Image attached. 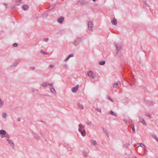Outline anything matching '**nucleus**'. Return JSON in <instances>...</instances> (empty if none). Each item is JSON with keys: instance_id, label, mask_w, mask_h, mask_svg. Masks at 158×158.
Masks as SVG:
<instances>
[{"instance_id": "nucleus-64", "label": "nucleus", "mask_w": 158, "mask_h": 158, "mask_svg": "<svg viewBox=\"0 0 158 158\" xmlns=\"http://www.w3.org/2000/svg\"><path fill=\"white\" fill-rule=\"evenodd\" d=\"M41 136H42V134H41Z\"/></svg>"}, {"instance_id": "nucleus-61", "label": "nucleus", "mask_w": 158, "mask_h": 158, "mask_svg": "<svg viewBox=\"0 0 158 158\" xmlns=\"http://www.w3.org/2000/svg\"><path fill=\"white\" fill-rule=\"evenodd\" d=\"M131 120L130 121V120H129V123H131Z\"/></svg>"}, {"instance_id": "nucleus-13", "label": "nucleus", "mask_w": 158, "mask_h": 158, "mask_svg": "<svg viewBox=\"0 0 158 158\" xmlns=\"http://www.w3.org/2000/svg\"><path fill=\"white\" fill-rule=\"evenodd\" d=\"M129 102V99L127 98H125L123 101V103L125 105H126Z\"/></svg>"}, {"instance_id": "nucleus-22", "label": "nucleus", "mask_w": 158, "mask_h": 158, "mask_svg": "<svg viewBox=\"0 0 158 158\" xmlns=\"http://www.w3.org/2000/svg\"><path fill=\"white\" fill-rule=\"evenodd\" d=\"M4 137H5L6 138L9 139L10 138V136L9 134L6 133V134L5 135V136H1V137L2 138Z\"/></svg>"}, {"instance_id": "nucleus-38", "label": "nucleus", "mask_w": 158, "mask_h": 158, "mask_svg": "<svg viewBox=\"0 0 158 158\" xmlns=\"http://www.w3.org/2000/svg\"><path fill=\"white\" fill-rule=\"evenodd\" d=\"M96 109L99 112L101 113L102 112L101 109L100 108H96Z\"/></svg>"}, {"instance_id": "nucleus-30", "label": "nucleus", "mask_w": 158, "mask_h": 158, "mask_svg": "<svg viewBox=\"0 0 158 158\" xmlns=\"http://www.w3.org/2000/svg\"><path fill=\"white\" fill-rule=\"evenodd\" d=\"M7 116V114L4 113H3L2 114V117L4 118H6Z\"/></svg>"}, {"instance_id": "nucleus-26", "label": "nucleus", "mask_w": 158, "mask_h": 158, "mask_svg": "<svg viewBox=\"0 0 158 158\" xmlns=\"http://www.w3.org/2000/svg\"><path fill=\"white\" fill-rule=\"evenodd\" d=\"M137 145H139V146H141L142 148H145V146L142 143H138Z\"/></svg>"}, {"instance_id": "nucleus-25", "label": "nucleus", "mask_w": 158, "mask_h": 158, "mask_svg": "<svg viewBox=\"0 0 158 158\" xmlns=\"http://www.w3.org/2000/svg\"><path fill=\"white\" fill-rule=\"evenodd\" d=\"M145 115L148 117H149V118H151V114L148 112H146L145 113Z\"/></svg>"}, {"instance_id": "nucleus-15", "label": "nucleus", "mask_w": 158, "mask_h": 158, "mask_svg": "<svg viewBox=\"0 0 158 158\" xmlns=\"http://www.w3.org/2000/svg\"><path fill=\"white\" fill-rule=\"evenodd\" d=\"M29 6L27 5H23L22 6V8L24 10H27Z\"/></svg>"}, {"instance_id": "nucleus-49", "label": "nucleus", "mask_w": 158, "mask_h": 158, "mask_svg": "<svg viewBox=\"0 0 158 158\" xmlns=\"http://www.w3.org/2000/svg\"><path fill=\"white\" fill-rule=\"evenodd\" d=\"M30 69H32V70H34L35 69V68L34 67H31L30 68Z\"/></svg>"}, {"instance_id": "nucleus-60", "label": "nucleus", "mask_w": 158, "mask_h": 158, "mask_svg": "<svg viewBox=\"0 0 158 158\" xmlns=\"http://www.w3.org/2000/svg\"><path fill=\"white\" fill-rule=\"evenodd\" d=\"M70 151H73V149L72 148H70Z\"/></svg>"}, {"instance_id": "nucleus-48", "label": "nucleus", "mask_w": 158, "mask_h": 158, "mask_svg": "<svg viewBox=\"0 0 158 158\" xmlns=\"http://www.w3.org/2000/svg\"><path fill=\"white\" fill-rule=\"evenodd\" d=\"M141 123L143 125H146V123L145 122V121H144V120H143V122H141Z\"/></svg>"}, {"instance_id": "nucleus-4", "label": "nucleus", "mask_w": 158, "mask_h": 158, "mask_svg": "<svg viewBox=\"0 0 158 158\" xmlns=\"http://www.w3.org/2000/svg\"><path fill=\"white\" fill-rule=\"evenodd\" d=\"M88 27L89 28V30L90 31H92V28H93V23L90 21L88 23Z\"/></svg>"}, {"instance_id": "nucleus-3", "label": "nucleus", "mask_w": 158, "mask_h": 158, "mask_svg": "<svg viewBox=\"0 0 158 158\" xmlns=\"http://www.w3.org/2000/svg\"><path fill=\"white\" fill-rule=\"evenodd\" d=\"M78 4L84 5L87 3L86 0H79L77 2Z\"/></svg>"}, {"instance_id": "nucleus-56", "label": "nucleus", "mask_w": 158, "mask_h": 158, "mask_svg": "<svg viewBox=\"0 0 158 158\" xmlns=\"http://www.w3.org/2000/svg\"><path fill=\"white\" fill-rule=\"evenodd\" d=\"M14 7H15L14 6H12L11 7V8L13 9L14 8Z\"/></svg>"}, {"instance_id": "nucleus-39", "label": "nucleus", "mask_w": 158, "mask_h": 158, "mask_svg": "<svg viewBox=\"0 0 158 158\" xmlns=\"http://www.w3.org/2000/svg\"><path fill=\"white\" fill-rule=\"evenodd\" d=\"M31 91L32 92H34L35 90V89L33 88H31Z\"/></svg>"}, {"instance_id": "nucleus-20", "label": "nucleus", "mask_w": 158, "mask_h": 158, "mask_svg": "<svg viewBox=\"0 0 158 158\" xmlns=\"http://www.w3.org/2000/svg\"><path fill=\"white\" fill-rule=\"evenodd\" d=\"M102 130H103V132L105 133H106L107 136V137H109V135H108V132H107V130L104 128V127H102Z\"/></svg>"}, {"instance_id": "nucleus-59", "label": "nucleus", "mask_w": 158, "mask_h": 158, "mask_svg": "<svg viewBox=\"0 0 158 158\" xmlns=\"http://www.w3.org/2000/svg\"><path fill=\"white\" fill-rule=\"evenodd\" d=\"M4 5L6 6H6L7 5V4H6V3H4Z\"/></svg>"}, {"instance_id": "nucleus-36", "label": "nucleus", "mask_w": 158, "mask_h": 158, "mask_svg": "<svg viewBox=\"0 0 158 158\" xmlns=\"http://www.w3.org/2000/svg\"><path fill=\"white\" fill-rule=\"evenodd\" d=\"M78 107L80 108V109H83V106L81 104H79L78 105Z\"/></svg>"}, {"instance_id": "nucleus-27", "label": "nucleus", "mask_w": 158, "mask_h": 158, "mask_svg": "<svg viewBox=\"0 0 158 158\" xmlns=\"http://www.w3.org/2000/svg\"><path fill=\"white\" fill-rule=\"evenodd\" d=\"M129 143H127L123 145V147L124 148H127L129 146Z\"/></svg>"}, {"instance_id": "nucleus-19", "label": "nucleus", "mask_w": 158, "mask_h": 158, "mask_svg": "<svg viewBox=\"0 0 158 158\" xmlns=\"http://www.w3.org/2000/svg\"><path fill=\"white\" fill-rule=\"evenodd\" d=\"M144 8H146L147 9H149V7L148 6V4L146 2H144Z\"/></svg>"}, {"instance_id": "nucleus-63", "label": "nucleus", "mask_w": 158, "mask_h": 158, "mask_svg": "<svg viewBox=\"0 0 158 158\" xmlns=\"http://www.w3.org/2000/svg\"><path fill=\"white\" fill-rule=\"evenodd\" d=\"M130 85H133L132 84H130Z\"/></svg>"}, {"instance_id": "nucleus-47", "label": "nucleus", "mask_w": 158, "mask_h": 158, "mask_svg": "<svg viewBox=\"0 0 158 158\" xmlns=\"http://www.w3.org/2000/svg\"><path fill=\"white\" fill-rule=\"evenodd\" d=\"M73 54H70L69 55V56H68V57L70 58L71 57H73Z\"/></svg>"}, {"instance_id": "nucleus-17", "label": "nucleus", "mask_w": 158, "mask_h": 158, "mask_svg": "<svg viewBox=\"0 0 158 158\" xmlns=\"http://www.w3.org/2000/svg\"><path fill=\"white\" fill-rule=\"evenodd\" d=\"M33 137L35 139H38V140L40 139V136L38 135L35 133H33Z\"/></svg>"}, {"instance_id": "nucleus-21", "label": "nucleus", "mask_w": 158, "mask_h": 158, "mask_svg": "<svg viewBox=\"0 0 158 158\" xmlns=\"http://www.w3.org/2000/svg\"><path fill=\"white\" fill-rule=\"evenodd\" d=\"M82 154H83V155H84V156L85 157H87V156H88V153L86 152H85V151H83Z\"/></svg>"}, {"instance_id": "nucleus-9", "label": "nucleus", "mask_w": 158, "mask_h": 158, "mask_svg": "<svg viewBox=\"0 0 158 158\" xmlns=\"http://www.w3.org/2000/svg\"><path fill=\"white\" fill-rule=\"evenodd\" d=\"M116 49L117 50V53H118V51L121 48V46L120 45L118 44H116L115 45Z\"/></svg>"}, {"instance_id": "nucleus-10", "label": "nucleus", "mask_w": 158, "mask_h": 158, "mask_svg": "<svg viewBox=\"0 0 158 158\" xmlns=\"http://www.w3.org/2000/svg\"><path fill=\"white\" fill-rule=\"evenodd\" d=\"M85 126L82 125V124L81 123H80L78 125V127H79L78 131L79 132H81V130L82 129H84V128Z\"/></svg>"}, {"instance_id": "nucleus-51", "label": "nucleus", "mask_w": 158, "mask_h": 158, "mask_svg": "<svg viewBox=\"0 0 158 158\" xmlns=\"http://www.w3.org/2000/svg\"><path fill=\"white\" fill-rule=\"evenodd\" d=\"M147 154V152L145 151L144 152L142 155V156L145 155Z\"/></svg>"}, {"instance_id": "nucleus-53", "label": "nucleus", "mask_w": 158, "mask_h": 158, "mask_svg": "<svg viewBox=\"0 0 158 158\" xmlns=\"http://www.w3.org/2000/svg\"><path fill=\"white\" fill-rule=\"evenodd\" d=\"M47 86H50V83L48 82H46Z\"/></svg>"}, {"instance_id": "nucleus-8", "label": "nucleus", "mask_w": 158, "mask_h": 158, "mask_svg": "<svg viewBox=\"0 0 158 158\" xmlns=\"http://www.w3.org/2000/svg\"><path fill=\"white\" fill-rule=\"evenodd\" d=\"M79 87V85H77L75 87L73 88L72 89V91L73 92L75 93L77 92Z\"/></svg>"}, {"instance_id": "nucleus-32", "label": "nucleus", "mask_w": 158, "mask_h": 158, "mask_svg": "<svg viewBox=\"0 0 158 158\" xmlns=\"http://www.w3.org/2000/svg\"><path fill=\"white\" fill-rule=\"evenodd\" d=\"M105 61L104 60L99 62V64L100 65H103L105 64Z\"/></svg>"}, {"instance_id": "nucleus-46", "label": "nucleus", "mask_w": 158, "mask_h": 158, "mask_svg": "<svg viewBox=\"0 0 158 158\" xmlns=\"http://www.w3.org/2000/svg\"><path fill=\"white\" fill-rule=\"evenodd\" d=\"M49 40V39L48 38H44V41H46V42H48Z\"/></svg>"}, {"instance_id": "nucleus-50", "label": "nucleus", "mask_w": 158, "mask_h": 158, "mask_svg": "<svg viewBox=\"0 0 158 158\" xmlns=\"http://www.w3.org/2000/svg\"><path fill=\"white\" fill-rule=\"evenodd\" d=\"M54 85V83L53 82L50 83V86H51V87H53V86Z\"/></svg>"}, {"instance_id": "nucleus-42", "label": "nucleus", "mask_w": 158, "mask_h": 158, "mask_svg": "<svg viewBox=\"0 0 158 158\" xmlns=\"http://www.w3.org/2000/svg\"><path fill=\"white\" fill-rule=\"evenodd\" d=\"M87 124L88 126H91L92 123L91 122H87Z\"/></svg>"}, {"instance_id": "nucleus-5", "label": "nucleus", "mask_w": 158, "mask_h": 158, "mask_svg": "<svg viewBox=\"0 0 158 158\" xmlns=\"http://www.w3.org/2000/svg\"><path fill=\"white\" fill-rule=\"evenodd\" d=\"M49 89L53 95H56V92L54 87H50Z\"/></svg>"}, {"instance_id": "nucleus-7", "label": "nucleus", "mask_w": 158, "mask_h": 158, "mask_svg": "<svg viewBox=\"0 0 158 158\" xmlns=\"http://www.w3.org/2000/svg\"><path fill=\"white\" fill-rule=\"evenodd\" d=\"M121 84L120 82L118 81L116 83H114L113 85V87L114 88H117L119 86H121Z\"/></svg>"}, {"instance_id": "nucleus-34", "label": "nucleus", "mask_w": 158, "mask_h": 158, "mask_svg": "<svg viewBox=\"0 0 158 158\" xmlns=\"http://www.w3.org/2000/svg\"><path fill=\"white\" fill-rule=\"evenodd\" d=\"M91 142L92 144L94 145H96L97 144L96 141L94 140H92Z\"/></svg>"}, {"instance_id": "nucleus-18", "label": "nucleus", "mask_w": 158, "mask_h": 158, "mask_svg": "<svg viewBox=\"0 0 158 158\" xmlns=\"http://www.w3.org/2000/svg\"><path fill=\"white\" fill-rule=\"evenodd\" d=\"M112 23L114 25H116L117 24V22L115 18H114L111 21Z\"/></svg>"}, {"instance_id": "nucleus-40", "label": "nucleus", "mask_w": 158, "mask_h": 158, "mask_svg": "<svg viewBox=\"0 0 158 158\" xmlns=\"http://www.w3.org/2000/svg\"><path fill=\"white\" fill-rule=\"evenodd\" d=\"M48 15L46 13L44 14L43 15V17H44V18H46V17H47Z\"/></svg>"}, {"instance_id": "nucleus-57", "label": "nucleus", "mask_w": 158, "mask_h": 158, "mask_svg": "<svg viewBox=\"0 0 158 158\" xmlns=\"http://www.w3.org/2000/svg\"><path fill=\"white\" fill-rule=\"evenodd\" d=\"M124 121L126 123H127V120H124Z\"/></svg>"}, {"instance_id": "nucleus-52", "label": "nucleus", "mask_w": 158, "mask_h": 158, "mask_svg": "<svg viewBox=\"0 0 158 158\" xmlns=\"http://www.w3.org/2000/svg\"><path fill=\"white\" fill-rule=\"evenodd\" d=\"M22 0H16V1L17 2H21Z\"/></svg>"}, {"instance_id": "nucleus-12", "label": "nucleus", "mask_w": 158, "mask_h": 158, "mask_svg": "<svg viewBox=\"0 0 158 158\" xmlns=\"http://www.w3.org/2000/svg\"><path fill=\"white\" fill-rule=\"evenodd\" d=\"M79 132L81 133V135L83 136H85L86 135V131L85 129H84L82 131L81 130V132Z\"/></svg>"}, {"instance_id": "nucleus-33", "label": "nucleus", "mask_w": 158, "mask_h": 158, "mask_svg": "<svg viewBox=\"0 0 158 158\" xmlns=\"http://www.w3.org/2000/svg\"><path fill=\"white\" fill-rule=\"evenodd\" d=\"M110 114L112 115V116H114L115 117H116L117 116V115L116 114H115L112 110H111V111H110Z\"/></svg>"}, {"instance_id": "nucleus-31", "label": "nucleus", "mask_w": 158, "mask_h": 158, "mask_svg": "<svg viewBox=\"0 0 158 158\" xmlns=\"http://www.w3.org/2000/svg\"><path fill=\"white\" fill-rule=\"evenodd\" d=\"M41 85L44 88L47 87V85L46 82H44L42 83L41 84Z\"/></svg>"}, {"instance_id": "nucleus-62", "label": "nucleus", "mask_w": 158, "mask_h": 158, "mask_svg": "<svg viewBox=\"0 0 158 158\" xmlns=\"http://www.w3.org/2000/svg\"><path fill=\"white\" fill-rule=\"evenodd\" d=\"M94 2H95L96 1V0H93Z\"/></svg>"}, {"instance_id": "nucleus-29", "label": "nucleus", "mask_w": 158, "mask_h": 158, "mask_svg": "<svg viewBox=\"0 0 158 158\" xmlns=\"http://www.w3.org/2000/svg\"><path fill=\"white\" fill-rule=\"evenodd\" d=\"M152 136L154 138V139H155L156 140L157 142H158V138H157V137L154 134H152Z\"/></svg>"}, {"instance_id": "nucleus-37", "label": "nucleus", "mask_w": 158, "mask_h": 158, "mask_svg": "<svg viewBox=\"0 0 158 158\" xmlns=\"http://www.w3.org/2000/svg\"><path fill=\"white\" fill-rule=\"evenodd\" d=\"M54 7V6H50L48 8V10H51Z\"/></svg>"}, {"instance_id": "nucleus-1", "label": "nucleus", "mask_w": 158, "mask_h": 158, "mask_svg": "<svg viewBox=\"0 0 158 158\" xmlns=\"http://www.w3.org/2000/svg\"><path fill=\"white\" fill-rule=\"evenodd\" d=\"M88 75L91 78L95 79L96 76L95 74L91 71H89L87 73Z\"/></svg>"}, {"instance_id": "nucleus-55", "label": "nucleus", "mask_w": 158, "mask_h": 158, "mask_svg": "<svg viewBox=\"0 0 158 158\" xmlns=\"http://www.w3.org/2000/svg\"><path fill=\"white\" fill-rule=\"evenodd\" d=\"M64 67L66 68V67H67V65H66V64H64Z\"/></svg>"}, {"instance_id": "nucleus-2", "label": "nucleus", "mask_w": 158, "mask_h": 158, "mask_svg": "<svg viewBox=\"0 0 158 158\" xmlns=\"http://www.w3.org/2000/svg\"><path fill=\"white\" fill-rule=\"evenodd\" d=\"M83 41V40L81 37H78L77 39L75 40L74 41L73 44L76 45H77L80 42Z\"/></svg>"}, {"instance_id": "nucleus-24", "label": "nucleus", "mask_w": 158, "mask_h": 158, "mask_svg": "<svg viewBox=\"0 0 158 158\" xmlns=\"http://www.w3.org/2000/svg\"><path fill=\"white\" fill-rule=\"evenodd\" d=\"M19 61V60H16L13 63V66H16L18 64Z\"/></svg>"}, {"instance_id": "nucleus-58", "label": "nucleus", "mask_w": 158, "mask_h": 158, "mask_svg": "<svg viewBox=\"0 0 158 158\" xmlns=\"http://www.w3.org/2000/svg\"><path fill=\"white\" fill-rule=\"evenodd\" d=\"M42 95L44 96H48V95H46V94H43Z\"/></svg>"}, {"instance_id": "nucleus-41", "label": "nucleus", "mask_w": 158, "mask_h": 158, "mask_svg": "<svg viewBox=\"0 0 158 158\" xmlns=\"http://www.w3.org/2000/svg\"><path fill=\"white\" fill-rule=\"evenodd\" d=\"M41 52L44 54L47 55L48 54L47 53H46L43 50L41 51Z\"/></svg>"}, {"instance_id": "nucleus-14", "label": "nucleus", "mask_w": 158, "mask_h": 158, "mask_svg": "<svg viewBox=\"0 0 158 158\" xmlns=\"http://www.w3.org/2000/svg\"><path fill=\"white\" fill-rule=\"evenodd\" d=\"M4 105V102L2 99L1 98H0V108H2Z\"/></svg>"}, {"instance_id": "nucleus-35", "label": "nucleus", "mask_w": 158, "mask_h": 158, "mask_svg": "<svg viewBox=\"0 0 158 158\" xmlns=\"http://www.w3.org/2000/svg\"><path fill=\"white\" fill-rule=\"evenodd\" d=\"M107 99L108 100H110L111 102H113V100L109 96L107 95Z\"/></svg>"}, {"instance_id": "nucleus-43", "label": "nucleus", "mask_w": 158, "mask_h": 158, "mask_svg": "<svg viewBox=\"0 0 158 158\" xmlns=\"http://www.w3.org/2000/svg\"><path fill=\"white\" fill-rule=\"evenodd\" d=\"M13 46L14 47H16L18 46V44L17 43H14L13 44Z\"/></svg>"}, {"instance_id": "nucleus-6", "label": "nucleus", "mask_w": 158, "mask_h": 158, "mask_svg": "<svg viewBox=\"0 0 158 158\" xmlns=\"http://www.w3.org/2000/svg\"><path fill=\"white\" fill-rule=\"evenodd\" d=\"M7 140L8 141V143L10 144V146L12 147V148L13 149H14V143L12 141L8 139H7Z\"/></svg>"}, {"instance_id": "nucleus-28", "label": "nucleus", "mask_w": 158, "mask_h": 158, "mask_svg": "<svg viewBox=\"0 0 158 158\" xmlns=\"http://www.w3.org/2000/svg\"><path fill=\"white\" fill-rule=\"evenodd\" d=\"M139 122L141 123L143 121V120H144V119L143 118L140 116H139Z\"/></svg>"}, {"instance_id": "nucleus-54", "label": "nucleus", "mask_w": 158, "mask_h": 158, "mask_svg": "<svg viewBox=\"0 0 158 158\" xmlns=\"http://www.w3.org/2000/svg\"><path fill=\"white\" fill-rule=\"evenodd\" d=\"M17 120L18 122H19L21 120V119L20 118H17Z\"/></svg>"}, {"instance_id": "nucleus-45", "label": "nucleus", "mask_w": 158, "mask_h": 158, "mask_svg": "<svg viewBox=\"0 0 158 158\" xmlns=\"http://www.w3.org/2000/svg\"><path fill=\"white\" fill-rule=\"evenodd\" d=\"M54 65L53 64H51L49 65V69H51L52 68H53L54 67Z\"/></svg>"}, {"instance_id": "nucleus-11", "label": "nucleus", "mask_w": 158, "mask_h": 158, "mask_svg": "<svg viewBox=\"0 0 158 158\" xmlns=\"http://www.w3.org/2000/svg\"><path fill=\"white\" fill-rule=\"evenodd\" d=\"M64 19V18L63 17H61L57 19V21L59 23L61 24L63 23V21Z\"/></svg>"}, {"instance_id": "nucleus-44", "label": "nucleus", "mask_w": 158, "mask_h": 158, "mask_svg": "<svg viewBox=\"0 0 158 158\" xmlns=\"http://www.w3.org/2000/svg\"><path fill=\"white\" fill-rule=\"evenodd\" d=\"M70 58L68 57V56L64 60V61L65 62H66L67 61L69 60V59Z\"/></svg>"}, {"instance_id": "nucleus-16", "label": "nucleus", "mask_w": 158, "mask_h": 158, "mask_svg": "<svg viewBox=\"0 0 158 158\" xmlns=\"http://www.w3.org/2000/svg\"><path fill=\"white\" fill-rule=\"evenodd\" d=\"M6 133V131L4 130H0V134L5 135Z\"/></svg>"}, {"instance_id": "nucleus-23", "label": "nucleus", "mask_w": 158, "mask_h": 158, "mask_svg": "<svg viewBox=\"0 0 158 158\" xmlns=\"http://www.w3.org/2000/svg\"><path fill=\"white\" fill-rule=\"evenodd\" d=\"M131 129L133 133H134L135 132V130L134 124L132 123L131 125Z\"/></svg>"}]
</instances>
